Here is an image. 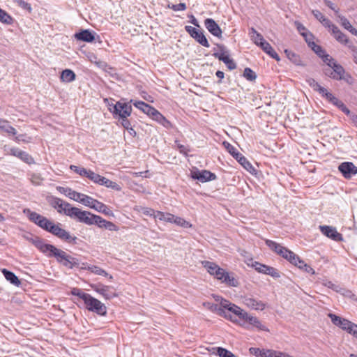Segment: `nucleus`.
Here are the masks:
<instances>
[{
    "label": "nucleus",
    "mask_w": 357,
    "mask_h": 357,
    "mask_svg": "<svg viewBox=\"0 0 357 357\" xmlns=\"http://www.w3.org/2000/svg\"><path fill=\"white\" fill-rule=\"evenodd\" d=\"M66 215L69 216L70 218L75 219L79 222H82L88 225H92L91 218L93 214L89 211H82L79 208L71 206L70 210H66Z\"/></svg>",
    "instance_id": "4"
},
{
    "label": "nucleus",
    "mask_w": 357,
    "mask_h": 357,
    "mask_svg": "<svg viewBox=\"0 0 357 357\" xmlns=\"http://www.w3.org/2000/svg\"><path fill=\"white\" fill-rule=\"evenodd\" d=\"M248 324L260 331H269L268 328L262 324L261 321L257 317L252 315L251 318L250 319V321H248Z\"/></svg>",
    "instance_id": "29"
},
{
    "label": "nucleus",
    "mask_w": 357,
    "mask_h": 357,
    "mask_svg": "<svg viewBox=\"0 0 357 357\" xmlns=\"http://www.w3.org/2000/svg\"><path fill=\"white\" fill-rule=\"evenodd\" d=\"M31 181L33 185H40L43 181V178L40 174L33 173L31 176Z\"/></svg>",
    "instance_id": "49"
},
{
    "label": "nucleus",
    "mask_w": 357,
    "mask_h": 357,
    "mask_svg": "<svg viewBox=\"0 0 357 357\" xmlns=\"http://www.w3.org/2000/svg\"><path fill=\"white\" fill-rule=\"evenodd\" d=\"M202 264L210 275L214 276L215 278L220 280L222 283L230 287H237L238 285V282L234 277L233 274L229 273L215 263L209 261H202Z\"/></svg>",
    "instance_id": "2"
},
{
    "label": "nucleus",
    "mask_w": 357,
    "mask_h": 357,
    "mask_svg": "<svg viewBox=\"0 0 357 357\" xmlns=\"http://www.w3.org/2000/svg\"><path fill=\"white\" fill-rule=\"evenodd\" d=\"M71 294L73 296H77L81 299L84 301L85 303L88 298H89L90 294L83 292L81 289L78 288H73L71 291Z\"/></svg>",
    "instance_id": "46"
},
{
    "label": "nucleus",
    "mask_w": 357,
    "mask_h": 357,
    "mask_svg": "<svg viewBox=\"0 0 357 357\" xmlns=\"http://www.w3.org/2000/svg\"><path fill=\"white\" fill-rule=\"evenodd\" d=\"M309 46L317 55H319V56L321 57L322 56H324L326 52L321 48V46L315 44L314 42H309Z\"/></svg>",
    "instance_id": "48"
},
{
    "label": "nucleus",
    "mask_w": 357,
    "mask_h": 357,
    "mask_svg": "<svg viewBox=\"0 0 357 357\" xmlns=\"http://www.w3.org/2000/svg\"><path fill=\"white\" fill-rule=\"evenodd\" d=\"M15 140L17 142H23L24 143H29L31 142V138L26 136V135H19L15 137Z\"/></svg>",
    "instance_id": "56"
},
{
    "label": "nucleus",
    "mask_w": 357,
    "mask_h": 357,
    "mask_svg": "<svg viewBox=\"0 0 357 357\" xmlns=\"http://www.w3.org/2000/svg\"><path fill=\"white\" fill-rule=\"evenodd\" d=\"M32 243L46 256L48 257H55L57 262L65 267L72 269L74 267H78L79 266L78 259L68 255L63 250L51 244L45 243L44 241L38 237L33 238Z\"/></svg>",
    "instance_id": "1"
},
{
    "label": "nucleus",
    "mask_w": 357,
    "mask_h": 357,
    "mask_svg": "<svg viewBox=\"0 0 357 357\" xmlns=\"http://www.w3.org/2000/svg\"><path fill=\"white\" fill-rule=\"evenodd\" d=\"M175 143L176 144L179 152L185 155H187L188 153L190 151L189 148L186 146L178 143L177 141H176Z\"/></svg>",
    "instance_id": "59"
},
{
    "label": "nucleus",
    "mask_w": 357,
    "mask_h": 357,
    "mask_svg": "<svg viewBox=\"0 0 357 357\" xmlns=\"http://www.w3.org/2000/svg\"><path fill=\"white\" fill-rule=\"evenodd\" d=\"M332 33L335 38L340 43L344 44L348 47L349 44H353L351 43L347 36L342 33L337 26H333Z\"/></svg>",
    "instance_id": "22"
},
{
    "label": "nucleus",
    "mask_w": 357,
    "mask_h": 357,
    "mask_svg": "<svg viewBox=\"0 0 357 357\" xmlns=\"http://www.w3.org/2000/svg\"><path fill=\"white\" fill-rule=\"evenodd\" d=\"M266 244L268 247H269L272 250L278 255L282 253V251L285 249V247H283L280 244L277 243L276 242L271 240H266Z\"/></svg>",
    "instance_id": "33"
},
{
    "label": "nucleus",
    "mask_w": 357,
    "mask_h": 357,
    "mask_svg": "<svg viewBox=\"0 0 357 357\" xmlns=\"http://www.w3.org/2000/svg\"><path fill=\"white\" fill-rule=\"evenodd\" d=\"M204 25L208 31L214 36L222 37V30L219 25L211 18H207L204 21Z\"/></svg>",
    "instance_id": "20"
},
{
    "label": "nucleus",
    "mask_w": 357,
    "mask_h": 357,
    "mask_svg": "<svg viewBox=\"0 0 357 357\" xmlns=\"http://www.w3.org/2000/svg\"><path fill=\"white\" fill-rule=\"evenodd\" d=\"M337 17L339 19V22L341 24V25L347 31H349L351 27V24H350L349 21L344 17L341 15H337Z\"/></svg>",
    "instance_id": "50"
},
{
    "label": "nucleus",
    "mask_w": 357,
    "mask_h": 357,
    "mask_svg": "<svg viewBox=\"0 0 357 357\" xmlns=\"http://www.w3.org/2000/svg\"><path fill=\"white\" fill-rule=\"evenodd\" d=\"M319 229L324 235L335 241L339 242L342 241V234L337 232V229L333 227L321 225L319 226Z\"/></svg>",
    "instance_id": "15"
},
{
    "label": "nucleus",
    "mask_w": 357,
    "mask_h": 357,
    "mask_svg": "<svg viewBox=\"0 0 357 357\" xmlns=\"http://www.w3.org/2000/svg\"><path fill=\"white\" fill-rule=\"evenodd\" d=\"M84 177L89 178L90 181L98 185H100L101 180H102L103 178V176H100L98 174L95 173L91 169L86 170Z\"/></svg>",
    "instance_id": "28"
},
{
    "label": "nucleus",
    "mask_w": 357,
    "mask_h": 357,
    "mask_svg": "<svg viewBox=\"0 0 357 357\" xmlns=\"http://www.w3.org/2000/svg\"><path fill=\"white\" fill-rule=\"evenodd\" d=\"M243 76L248 81H255L257 78L256 73L250 68H245Z\"/></svg>",
    "instance_id": "47"
},
{
    "label": "nucleus",
    "mask_w": 357,
    "mask_h": 357,
    "mask_svg": "<svg viewBox=\"0 0 357 357\" xmlns=\"http://www.w3.org/2000/svg\"><path fill=\"white\" fill-rule=\"evenodd\" d=\"M292 255L293 252L285 248V249L282 251V253H281L280 255L289 261Z\"/></svg>",
    "instance_id": "63"
},
{
    "label": "nucleus",
    "mask_w": 357,
    "mask_h": 357,
    "mask_svg": "<svg viewBox=\"0 0 357 357\" xmlns=\"http://www.w3.org/2000/svg\"><path fill=\"white\" fill-rule=\"evenodd\" d=\"M133 105L137 108L142 110L144 113L146 114L148 116H149L151 114V113L153 112V110L154 109V107L145 103L143 101H135L133 102Z\"/></svg>",
    "instance_id": "27"
},
{
    "label": "nucleus",
    "mask_w": 357,
    "mask_h": 357,
    "mask_svg": "<svg viewBox=\"0 0 357 357\" xmlns=\"http://www.w3.org/2000/svg\"><path fill=\"white\" fill-rule=\"evenodd\" d=\"M0 22L6 24H10L13 22V18L5 10H0Z\"/></svg>",
    "instance_id": "45"
},
{
    "label": "nucleus",
    "mask_w": 357,
    "mask_h": 357,
    "mask_svg": "<svg viewBox=\"0 0 357 357\" xmlns=\"http://www.w3.org/2000/svg\"><path fill=\"white\" fill-rule=\"evenodd\" d=\"M173 217L174 215L171 213L161 211H156V214L155 215V219H158L159 220L165 221L167 222H173Z\"/></svg>",
    "instance_id": "34"
},
{
    "label": "nucleus",
    "mask_w": 357,
    "mask_h": 357,
    "mask_svg": "<svg viewBox=\"0 0 357 357\" xmlns=\"http://www.w3.org/2000/svg\"><path fill=\"white\" fill-rule=\"evenodd\" d=\"M329 317L331 319L332 323L341 328L342 330L346 331L347 333L350 330L351 327L352 326L353 324L351 321L342 318L339 316H337L334 314H329Z\"/></svg>",
    "instance_id": "17"
},
{
    "label": "nucleus",
    "mask_w": 357,
    "mask_h": 357,
    "mask_svg": "<svg viewBox=\"0 0 357 357\" xmlns=\"http://www.w3.org/2000/svg\"><path fill=\"white\" fill-rule=\"evenodd\" d=\"M54 224L52 221L49 220L47 218L43 216L38 226L47 231L48 232H50L52 230V227H54Z\"/></svg>",
    "instance_id": "38"
},
{
    "label": "nucleus",
    "mask_w": 357,
    "mask_h": 357,
    "mask_svg": "<svg viewBox=\"0 0 357 357\" xmlns=\"http://www.w3.org/2000/svg\"><path fill=\"white\" fill-rule=\"evenodd\" d=\"M117 107H119V108H121L123 109V111H121V112L119 114H118L119 118L121 119L122 126L124 128H126V130H130L131 131H132L133 132L135 133V132L131 127L130 121L127 119L131 114V112H132L131 105L130 104H125V105H121L120 104H118ZM113 109H114V111H116V112L118 111L116 105L113 107Z\"/></svg>",
    "instance_id": "6"
},
{
    "label": "nucleus",
    "mask_w": 357,
    "mask_h": 357,
    "mask_svg": "<svg viewBox=\"0 0 357 357\" xmlns=\"http://www.w3.org/2000/svg\"><path fill=\"white\" fill-rule=\"evenodd\" d=\"M75 73L69 69H66L62 71L61 75V79L63 82H70L75 80Z\"/></svg>",
    "instance_id": "32"
},
{
    "label": "nucleus",
    "mask_w": 357,
    "mask_h": 357,
    "mask_svg": "<svg viewBox=\"0 0 357 357\" xmlns=\"http://www.w3.org/2000/svg\"><path fill=\"white\" fill-rule=\"evenodd\" d=\"M252 267L255 268V269L257 271H258L259 273H264V274L266 273V272L268 268V266L260 264L257 261H255V263H253L252 264Z\"/></svg>",
    "instance_id": "51"
},
{
    "label": "nucleus",
    "mask_w": 357,
    "mask_h": 357,
    "mask_svg": "<svg viewBox=\"0 0 357 357\" xmlns=\"http://www.w3.org/2000/svg\"><path fill=\"white\" fill-rule=\"evenodd\" d=\"M260 47L271 58L275 59L276 61H280L278 54L275 52V51L268 42H262Z\"/></svg>",
    "instance_id": "24"
},
{
    "label": "nucleus",
    "mask_w": 357,
    "mask_h": 357,
    "mask_svg": "<svg viewBox=\"0 0 357 357\" xmlns=\"http://www.w3.org/2000/svg\"><path fill=\"white\" fill-rule=\"evenodd\" d=\"M105 102H107L108 109L110 112H112L114 115H118L119 114L123 109L121 108L117 107L118 111H114L113 107L116 105L117 106L118 104H120L121 105H125V104H130V102H121L120 101L117 102L116 103L114 104L113 102L109 103V100L107 99H105Z\"/></svg>",
    "instance_id": "39"
},
{
    "label": "nucleus",
    "mask_w": 357,
    "mask_h": 357,
    "mask_svg": "<svg viewBox=\"0 0 357 357\" xmlns=\"http://www.w3.org/2000/svg\"><path fill=\"white\" fill-rule=\"evenodd\" d=\"M348 48L351 50L352 53L353 61L355 63H357V47L354 44H349Z\"/></svg>",
    "instance_id": "57"
},
{
    "label": "nucleus",
    "mask_w": 357,
    "mask_h": 357,
    "mask_svg": "<svg viewBox=\"0 0 357 357\" xmlns=\"http://www.w3.org/2000/svg\"><path fill=\"white\" fill-rule=\"evenodd\" d=\"M321 58L323 59V61L328 65V66H332L333 63H337L334 59H333L326 53H325L324 56H322Z\"/></svg>",
    "instance_id": "58"
},
{
    "label": "nucleus",
    "mask_w": 357,
    "mask_h": 357,
    "mask_svg": "<svg viewBox=\"0 0 357 357\" xmlns=\"http://www.w3.org/2000/svg\"><path fill=\"white\" fill-rule=\"evenodd\" d=\"M102 208H105V204L98 200L96 199L94 204L92 206L93 209L100 212L102 211Z\"/></svg>",
    "instance_id": "62"
},
{
    "label": "nucleus",
    "mask_w": 357,
    "mask_h": 357,
    "mask_svg": "<svg viewBox=\"0 0 357 357\" xmlns=\"http://www.w3.org/2000/svg\"><path fill=\"white\" fill-rule=\"evenodd\" d=\"M9 154L20 158L23 162L27 164L34 163V159L28 153L16 147L10 148L9 150Z\"/></svg>",
    "instance_id": "18"
},
{
    "label": "nucleus",
    "mask_w": 357,
    "mask_h": 357,
    "mask_svg": "<svg viewBox=\"0 0 357 357\" xmlns=\"http://www.w3.org/2000/svg\"><path fill=\"white\" fill-rule=\"evenodd\" d=\"M70 169L83 177L84 176L87 170V169L86 168L77 167L73 165L70 166Z\"/></svg>",
    "instance_id": "54"
},
{
    "label": "nucleus",
    "mask_w": 357,
    "mask_h": 357,
    "mask_svg": "<svg viewBox=\"0 0 357 357\" xmlns=\"http://www.w3.org/2000/svg\"><path fill=\"white\" fill-rule=\"evenodd\" d=\"M306 82L314 91H318L319 93L324 91L323 90L324 87L321 86L314 79L310 77L306 79Z\"/></svg>",
    "instance_id": "42"
},
{
    "label": "nucleus",
    "mask_w": 357,
    "mask_h": 357,
    "mask_svg": "<svg viewBox=\"0 0 357 357\" xmlns=\"http://www.w3.org/2000/svg\"><path fill=\"white\" fill-rule=\"evenodd\" d=\"M75 37L78 40L91 43L95 39V36L91 31L88 29L82 30L79 33H75Z\"/></svg>",
    "instance_id": "23"
},
{
    "label": "nucleus",
    "mask_w": 357,
    "mask_h": 357,
    "mask_svg": "<svg viewBox=\"0 0 357 357\" xmlns=\"http://www.w3.org/2000/svg\"><path fill=\"white\" fill-rule=\"evenodd\" d=\"M91 287L95 291L107 300L112 299L117 296L113 287L102 284H91Z\"/></svg>",
    "instance_id": "11"
},
{
    "label": "nucleus",
    "mask_w": 357,
    "mask_h": 357,
    "mask_svg": "<svg viewBox=\"0 0 357 357\" xmlns=\"http://www.w3.org/2000/svg\"><path fill=\"white\" fill-rule=\"evenodd\" d=\"M218 353L220 357H229L230 356V351L221 347L218 349Z\"/></svg>",
    "instance_id": "64"
},
{
    "label": "nucleus",
    "mask_w": 357,
    "mask_h": 357,
    "mask_svg": "<svg viewBox=\"0 0 357 357\" xmlns=\"http://www.w3.org/2000/svg\"><path fill=\"white\" fill-rule=\"evenodd\" d=\"M100 185H104L108 188H111V189L116 190V191L121 190V187L118 183H116V182H114L112 181H110L109 179H108L104 176L102 178V180H101Z\"/></svg>",
    "instance_id": "31"
},
{
    "label": "nucleus",
    "mask_w": 357,
    "mask_h": 357,
    "mask_svg": "<svg viewBox=\"0 0 357 357\" xmlns=\"http://www.w3.org/2000/svg\"><path fill=\"white\" fill-rule=\"evenodd\" d=\"M249 34L250 36L251 40L253 41L255 44H256L258 46H261V44L262 42H265L266 40L264 39L262 35L259 33H258L255 29L252 27L250 29Z\"/></svg>",
    "instance_id": "25"
},
{
    "label": "nucleus",
    "mask_w": 357,
    "mask_h": 357,
    "mask_svg": "<svg viewBox=\"0 0 357 357\" xmlns=\"http://www.w3.org/2000/svg\"><path fill=\"white\" fill-rule=\"evenodd\" d=\"M149 116L163 126H166V124L169 123V122L165 119V117L163 115H162L155 108L153 109V112L151 113Z\"/></svg>",
    "instance_id": "30"
},
{
    "label": "nucleus",
    "mask_w": 357,
    "mask_h": 357,
    "mask_svg": "<svg viewBox=\"0 0 357 357\" xmlns=\"http://www.w3.org/2000/svg\"><path fill=\"white\" fill-rule=\"evenodd\" d=\"M266 349H261L259 348L251 347L250 349V354L256 356L257 357H264L266 354Z\"/></svg>",
    "instance_id": "52"
},
{
    "label": "nucleus",
    "mask_w": 357,
    "mask_h": 357,
    "mask_svg": "<svg viewBox=\"0 0 357 357\" xmlns=\"http://www.w3.org/2000/svg\"><path fill=\"white\" fill-rule=\"evenodd\" d=\"M2 273L6 279L8 281H9L11 284L17 287L21 284L18 278L13 272L8 271L6 269H3Z\"/></svg>",
    "instance_id": "26"
},
{
    "label": "nucleus",
    "mask_w": 357,
    "mask_h": 357,
    "mask_svg": "<svg viewBox=\"0 0 357 357\" xmlns=\"http://www.w3.org/2000/svg\"><path fill=\"white\" fill-rule=\"evenodd\" d=\"M92 225H96L98 227L100 228H105V225H106L107 220L103 219L102 217L93 214L92 218Z\"/></svg>",
    "instance_id": "41"
},
{
    "label": "nucleus",
    "mask_w": 357,
    "mask_h": 357,
    "mask_svg": "<svg viewBox=\"0 0 357 357\" xmlns=\"http://www.w3.org/2000/svg\"><path fill=\"white\" fill-rule=\"evenodd\" d=\"M50 204L57 210L58 213H64L65 215L66 210H70L72 206L69 203L63 202L61 199L57 197H52Z\"/></svg>",
    "instance_id": "21"
},
{
    "label": "nucleus",
    "mask_w": 357,
    "mask_h": 357,
    "mask_svg": "<svg viewBox=\"0 0 357 357\" xmlns=\"http://www.w3.org/2000/svg\"><path fill=\"white\" fill-rule=\"evenodd\" d=\"M324 72L326 76H328L333 79L341 80L344 79L345 70L340 64L337 63H333V66L325 68Z\"/></svg>",
    "instance_id": "9"
},
{
    "label": "nucleus",
    "mask_w": 357,
    "mask_h": 357,
    "mask_svg": "<svg viewBox=\"0 0 357 357\" xmlns=\"http://www.w3.org/2000/svg\"><path fill=\"white\" fill-rule=\"evenodd\" d=\"M204 305L212 312H215L219 316L223 317L233 323L238 322L237 319L234 316L226 312L225 310H227V309L222 307L220 304L218 305L211 303H204Z\"/></svg>",
    "instance_id": "12"
},
{
    "label": "nucleus",
    "mask_w": 357,
    "mask_h": 357,
    "mask_svg": "<svg viewBox=\"0 0 357 357\" xmlns=\"http://www.w3.org/2000/svg\"><path fill=\"white\" fill-rule=\"evenodd\" d=\"M169 7L174 11L185 10L187 8L185 3L173 4L172 6H169Z\"/></svg>",
    "instance_id": "60"
},
{
    "label": "nucleus",
    "mask_w": 357,
    "mask_h": 357,
    "mask_svg": "<svg viewBox=\"0 0 357 357\" xmlns=\"http://www.w3.org/2000/svg\"><path fill=\"white\" fill-rule=\"evenodd\" d=\"M59 225L60 224L59 223L52 227L50 233L67 243L76 244L77 238L71 236L69 232L61 228Z\"/></svg>",
    "instance_id": "8"
},
{
    "label": "nucleus",
    "mask_w": 357,
    "mask_h": 357,
    "mask_svg": "<svg viewBox=\"0 0 357 357\" xmlns=\"http://www.w3.org/2000/svg\"><path fill=\"white\" fill-rule=\"evenodd\" d=\"M192 178L201 182H206L215 180L216 176L215 174L208 170H197L192 172Z\"/></svg>",
    "instance_id": "19"
},
{
    "label": "nucleus",
    "mask_w": 357,
    "mask_h": 357,
    "mask_svg": "<svg viewBox=\"0 0 357 357\" xmlns=\"http://www.w3.org/2000/svg\"><path fill=\"white\" fill-rule=\"evenodd\" d=\"M223 145L229 153L248 172L255 170L252 164L237 149L229 142H224Z\"/></svg>",
    "instance_id": "5"
},
{
    "label": "nucleus",
    "mask_w": 357,
    "mask_h": 357,
    "mask_svg": "<svg viewBox=\"0 0 357 357\" xmlns=\"http://www.w3.org/2000/svg\"><path fill=\"white\" fill-rule=\"evenodd\" d=\"M95 201H96L95 199H93L86 195L82 194L79 202L82 203L83 205L91 208Z\"/></svg>",
    "instance_id": "44"
},
{
    "label": "nucleus",
    "mask_w": 357,
    "mask_h": 357,
    "mask_svg": "<svg viewBox=\"0 0 357 357\" xmlns=\"http://www.w3.org/2000/svg\"><path fill=\"white\" fill-rule=\"evenodd\" d=\"M220 305L222 307L227 309L228 312H231L234 316L238 317V319L243 321V323L238 324L240 326L248 328V326H245V324L250 321L252 314L248 313L238 305L226 299H222Z\"/></svg>",
    "instance_id": "3"
},
{
    "label": "nucleus",
    "mask_w": 357,
    "mask_h": 357,
    "mask_svg": "<svg viewBox=\"0 0 357 357\" xmlns=\"http://www.w3.org/2000/svg\"><path fill=\"white\" fill-rule=\"evenodd\" d=\"M89 271L96 275L109 277L110 280L113 279V277L109 275L106 271L97 266L91 265V267L89 268Z\"/></svg>",
    "instance_id": "37"
},
{
    "label": "nucleus",
    "mask_w": 357,
    "mask_h": 357,
    "mask_svg": "<svg viewBox=\"0 0 357 357\" xmlns=\"http://www.w3.org/2000/svg\"><path fill=\"white\" fill-rule=\"evenodd\" d=\"M0 128L8 134L15 135L17 133L16 130L6 121H1L0 123Z\"/></svg>",
    "instance_id": "40"
},
{
    "label": "nucleus",
    "mask_w": 357,
    "mask_h": 357,
    "mask_svg": "<svg viewBox=\"0 0 357 357\" xmlns=\"http://www.w3.org/2000/svg\"><path fill=\"white\" fill-rule=\"evenodd\" d=\"M266 275H269L273 278H278L280 277V275L278 270L273 267L268 266L266 273Z\"/></svg>",
    "instance_id": "55"
},
{
    "label": "nucleus",
    "mask_w": 357,
    "mask_h": 357,
    "mask_svg": "<svg viewBox=\"0 0 357 357\" xmlns=\"http://www.w3.org/2000/svg\"><path fill=\"white\" fill-rule=\"evenodd\" d=\"M88 310L94 312L99 315H105L107 307L99 300L92 297L91 295L84 303Z\"/></svg>",
    "instance_id": "7"
},
{
    "label": "nucleus",
    "mask_w": 357,
    "mask_h": 357,
    "mask_svg": "<svg viewBox=\"0 0 357 357\" xmlns=\"http://www.w3.org/2000/svg\"><path fill=\"white\" fill-rule=\"evenodd\" d=\"M241 300L242 303L251 310H263L266 307V304L264 303L251 296H242Z\"/></svg>",
    "instance_id": "13"
},
{
    "label": "nucleus",
    "mask_w": 357,
    "mask_h": 357,
    "mask_svg": "<svg viewBox=\"0 0 357 357\" xmlns=\"http://www.w3.org/2000/svg\"><path fill=\"white\" fill-rule=\"evenodd\" d=\"M325 27L328 28L331 31H333V26H336L335 24H333L328 18L324 17V18L322 19V21L320 22Z\"/></svg>",
    "instance_id": "61"
},
{
    "label": "nucleus",
    "mask_w": 357,
    "mask_h": 357,
    "mask_svg": "<svg viewBox=\"0 0 357 357\" xmlns=\"http://www.w3.org/2000/svg\"><path fill=\"white\" fill-rule=\"evenodd\" d=\"M284 52H285L287 56L288 57V59L291 61H292L294 63H295L296 65H298V66L302 65V61H301L300 56L298 55H297L296 53L293 52L291 50H286L284 51Z\"/></svg>",
    "instance_id": "36"
},
{
    "label": "nucleus",
    "mask_w": 357,
    "mask_h": 357,
    "mask_svg": "<svg viewBox=\"0 0 357 357\" xmlns=\"http://www.w3.org/2000/svg\"><path fill=\"white\" fill-rule=\"evenodd\" d=\"M82 195V193L77 192L75 190H73L72 189H70V191L69 192V193H68V197L70 199H73L78 202H79Z\"/></svg>",
    "instance_id": "53"
},
{
    "label": "nucleus",
    "mask_w": 357,
    "mask_h": 357,
    "mask_svg": "<svg viewBox=\"0 0 357 357\" xmlns=\"http://www.w3.org/2000/svg\"><path fill=\"white\" fill-rule=\"evenodd\" d=\"M24 213H26L29 217V219L34 222L36 225H38L40 220L43 218V215L37 213L36 212L31 211L29 209L24 210Z\"/></svg>",
    "instance_id": "35"
},
{
    "label": "nucleus",
    "mask_w": 357,
    "mask_h": 357,
    "mask_svg": "<svg viewBox=\"0 0 357 357\" xmlns=\"http://www.w3.org/2000/svg\"><path fill=\"white\" fill-rule=\"evenodd\" d=\"M338 169L346 178H349L357 174V167L351 162H342L339 165Z\"/></svg>",
    "instance_id": "16"
},
{
    "label": "nucleus",
    "mask_w": 357,
    "mask_h": 357,
    "mask_svg": "<svg viewBox=\"0 0 357 357\" xmlns=\"http://www.w3.org/2000/svg\"><path fill=\"white\" fill-rule=\"evenodd\" d=\"M218 47L220 50V52H215L213 54V56L220 61H223L229 70L236 69V64L231 59L229 58L228 51L226 50L225 47L222 45H218Z\"/></svg>",
    "instance_id": "10"
},
{
    "label": "nucleus",
    "mask_w": 357,
    "mask_h": 357,
    "mask_svg": "<svg viewBox=\"0 0 357 357\" xmlns=\"http://www.w3.org/2000/svg\"><path fill=\"white\" fill-rule=\"evenodd\" d=\"M173 222L183 228H190L192 227V225L189 222L186 221L182 218L176 217L174 215L173 217Z\"/></svg>",
    "instance_id": "43"
},
{
    "label": "nucleus",
    "mask_w": 357,
    "mask_h": 357,
    "mask_svg": "<svg viewBox=\"0 0 357 357\" xmlns=\"http://www.w3.org/2000/svg\"><path fill=\"white\" fill-rule=\"evenodd\" d=\"M185 29L188 32V33L193 38H195L199 44L206 47H208L210 46L206 38L205 37L202 32L199 31L198 29L191 26H186Z\"/></svg>",
    "instance_id": "14"
}]
</instances>
